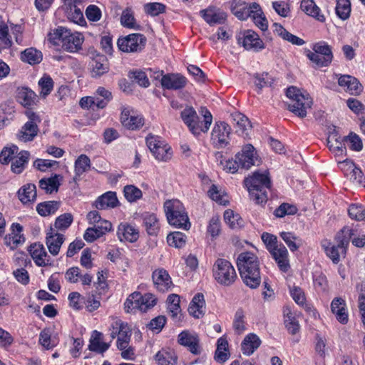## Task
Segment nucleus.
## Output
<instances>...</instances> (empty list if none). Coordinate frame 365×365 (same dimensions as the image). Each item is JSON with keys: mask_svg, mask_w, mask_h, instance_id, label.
I'll list each match as a JSON object with an SVG mask.
<instances>
[{"mask_svg": "<svg viewBox=\"0 0 365 365\" xmlns=\"http://www.w3.org/2000/svg\"><path fill=\"white\" fill-rule=\"evenodd\" d=\"M213 277L221 285L230 286L237 276L232 264L225 259H217L213 265Z\"/></svg>", "mask_w": 365, "mask_h": 365, "instance_id": "0eeeda50", "label": "nucleus"}, {"mask_svg": "<svg viewBox=\"0 0 365 365\" xmlns=\"http://www.w3.org/2000/svg\"><path fill=\"white\" fill-rule=\"evenodd\" d=\"M91 61L89 63V69L93 78H98L109 71V63L107 58L94 51L91 53Z\"/></svg>", "mask_w": 365, "mask_h": 365, "instance_id": "4468645a", "label": "nucleus"}, {"mask_svg": "<svg viewBox=\"0 0 365 365\" xmlns=\"http://www.w3.org/2000/svg\"><path fill=\"white\" fill-rule=\"evenodd\" d=\"M67 34H69V30L64 27L59 26L48 34V40L54 45H62Z\"/></svg>", "mask_w": 365, "mask_h": 365, "instance_id": "5fc2aeb1", "label": "nucleus"}, {"mask_svg": "<svg viewBox=\"0 0 365 365\" xmlns=\"http://www.w3.org/2000/svg\"><path fill=\"white\" fill-rule=\"evenodd\" d=\"M16 101L24 107H30L35 103L36 93L29 88H19L16 93Z\"/></svg>", "mask_w": 365, "mask_h": 365, "instance_id": "4c0bfd02", "label": "nucleus"}, {"mask_svg": "<svg viewBox=\"0 0 365 365\" xmlns=\"http://www.w3.org/2000/svg\"><path fill=\"white\" fill-rule=\"evenodd\" d=\"M59 175H54L48 178H42L39 180V187L44 190L46 193H52L53 192H57L61 183Z\"/></svg>", "mask_w": 365, "mask_h": 365, "instance_id": "a18cd8bd", "label": "nucleus"}, {"mask_svg": "<svg viewBox=\"0 0 365 365\" xmlns=\"http://www.w3.org/2000/svg\"><path fill=\"white\" fill-rule=\"evenodd\" d=\"M38 132L37 123L32 120H28L19 131L18 138L24 142L31 141L37 135Z\"/></svg>", "mask_w": 365, "mask_h": 365, "instance_id": "e433bc0d", "label": "nucleus"}, {"mask_svg": "<svg viewBox=\"0 0 365 365\" xmlns=\"http://www.w3.org/2000/svg\"><path fill=\"white\" fill-rule=\"evenodd\" d=\"M284 324L287 330L292 334H295L299 329L298 321L288 308L284 310Z\"/></svg>", "mask_w": 365, "mask_h": 365, "instance_id": "4d7b16f0", "label": "nucleus"}, {"mask_svg": "<svg viewBox=\"0 0 365 365\" xmlns=\"http://www.w3.org/2000/svg\"><path fill=\"white\" fill-rule=\"evenodd\" d=\"M352 235H354L353 230L349 227H344L335 237L336 244L328 241L323 242L322 246L324 248L325 252L333 263L337 264L339 262L340 255L345 254Z\"/></svg>", "mask_w": 365, "mask_h": 365, "instance_id": "20e7f679", "label": "nucleus"}, {"mask_svg": "<svg viewBox=\"0 0 365 365\" xmlns=\"http://www.w3.org/2000/svg\"><path fill=\"white\" fill-rule=\"evenodd\" d=\"M146 43V38L140 34H131L119 38L117 41L118 48L126 53L141 51Z\"/></svg>", "mask_w": 365, "mask_h": 365, "instance_id": "9d476101", "label": "nucleus"}, {"mask_svg": "<svg viewBox=\"0 0 365 365\" xmlns=\"http://www.w3.org/2000/svg\"><path fill=\"white\" fill-rule=\"evenodd\" d=\"M112 228V224L108 220H103L93 225V227L86 229L83 237L88 242H93L96 239L102 237Z\"/></svg>", "mask_w": 365, "mask_h": 365, "instance_id": "6ab92c4d", "label": "nucleus"}, {"mask_svg": "<svg viewBox=\"0 0 365 365\" xmlns=\"http://www.w3.org/2000/svg\"><path fill=\"white\" fill-rule=\"evenodd\" d=\"M103 334L96 330L93 331L89 341L88 349L91 351L103 354L110 347V343L102 342Z\"/></svg>", "mask_w": 365, "mask_h": 365, "instance_id": "c9c22d12", "label": "nucleus"}, {"mask_svg": "<svg viewBox=\"0 0 365 365\" xmlns=\"http://www.w3.org/2000/svg\"><path fill=\"white\" fill-rule=\"evenodd\" d=\"M287 96L290 99L291 103L287 104V109L299 118L307 116V109L311 108L312 100L309 95H304L296 87L291 86L287 89Z\"/></svg>", "mask_w": 365, "mask_h": 365, "instance_id": "39448f33", "label": "nucleus"}, {"mask_svg": "<svg viewBox=\"0 0 365 365\" xmlns=\"http://www.w3.org/2000/svg\"><path fill=\"white\" fill-rule=\"evenodd\" d=\"M225 222L232 229H236L242 225V220L237 214H235L231 210H227L224 213Z\"/></svg>", "mask_w": 365, "mask_h": 365, "instance_id": "69168bd1", "label": "nucleus"}, {"mask_svg": "<svg viewBox=\"0 0 365 365\" xmlns=\"http://www.w3.org/2000/svg\"><path fill=\"white\" fill-rule=\"evenodd\" d=\"M21 59L31 65L38 64L42 61V53L34 48H29L21 52Z\"/></svg>", "mask_w": 365, "mask_h": 365, "instance_id": "49530a36", "label": "nucleus"}, {"mask_svg": "<svg viewBox=\"0 0 365 365\" xmlns=\"http://www.w3.org/2000/svg\"><path fill=\"white\" fill-rule=\"evenodd\" d=\"M155 360L158 365H175L178 357L173 351L161 349L155 355Z\"/></svg>", "mask_w": 365, "mask_h": 365, "instance_id": "c03bdc74", "label": "nucleus"}, {"mask_svg": "<svg viewBox=\"0 0 365 365\" xmlns=\"http://www.w3.org/2000/svg\"><path fill=\"white\" fill-rule=\"evenodd\" d=\"M252 3L248 4L242 0H232L230 6L232 13L240 20H247L253 13Z\"/></svg>", "mask_w": 365, "mask_h": 365, "instance_id": "a878e982", "label": "nucleus"}, {"mask_svg": "<svg viewBox=\"0 0 365 365\" xmlns=\"http://www.w3.org/2000/svg\"><path fill=\"white\" fill-rule=\"evenodd\" d=\"M280 237L288 246L291 252L297 251L303 244L302 240L289 232H282Z\"/></svg>", "mask_w": 365, "mask_h": 365, "instance_id": "de8ad7c7", "label": "nucleus"}, {"mask_svg": "<svg viewBox=\"0 0 365 365\" xmlns=\"http://www.w3.org/2000/svg\"><path fill=\"white\" fill-rule=\"evenodd\" d=\"M131 336V330L128 326V324H125L117 340V347L119 350H123L126 349L129 344Z\"/></svg>", "mask_w": 365, "mask_h": 365, "instance_id": "bf43d9fd", "label": "nucleus"}, {"mask_svg": "<svg viewBox=\"0 0 365 365\" xmlns=\"http://www.w3.org/2000/svg\"><path fill=\"white\" fill-rule=\"evenodd\" d=\"M19 200L23 204L33 203L36 200V187L33 183H27L17 192Z\"/></svg>", "mask_w": 365, "mask_h": 365, "instance_id": "72a5a7b5", "label": "nucleus"}, {"mask_svg": "<svg viewBox=\"0 0 365 365\" xmlns=\"http://www.w3.org/2000/svg\"><path fill=\"white\" fill-rule=\"evenodd\" d=\"M261 340L255 334H249L241 344V349L244 354L250 356L259 346Z\"/></svg>", "mask_w": 365, "mask_h": 365, "instance_id": "ea45409f", "label": "nucleus"}, {"mask_svg": "<svg viewBox=\"0 0 365 365\" xmlns=\"http://www.w3.org/2000/svg\"><path fill=\"white\" fill-rule=\"evenodd\" d=\"M120 23L124 27L126 28L134 29L136 30L140 29V26L137 25L135 23L133 11L130 8H126L123 11L120 17Z\"/></svg>", "mask_w": 365, "mask_h": 365, "instance_id": "6e6d98bb", "label": "nucleus"}, {"mask_svg": "<svg viewBox=\"0 0 365 365\" xmlns=\"http://www.w3.org/2000/svg\"><path fill=\"white\" fill-rule=\"evenodd\" d=\"M28 251L37 266L46 267L51 264V257L41 243L36 242L31 245Z\"/></svg>", "mask_w": 365, "mask_h": 365, "instance_id": "dca6fc26", "label": "nucleus"}, {"mask_svg": "<svg viewBox=\"0 0 365 365\" xmlns=\"http://www.w3.org/2000/svg\"><path fill=\"white\" fill-rule=\"evenodd\" d=\"M253 13L251 14V17L255 25L262 31H266L268 28V21L262 10L260 5L256 2L252 3Z\"/></svg>", "mask_w": 365, "mask_h": 365, "instance_id": "79ce46f5", "label": "nucleus"}, {"mask_svg": "<svg viewBox=\"0 0 365 365\" xmlns=\"http://www.w3.org/2000/svg\"><path fill=\"white\" fill-rule=\"evenodd\" d=\"M59 208L57 201H46L41 202L36 206V211L41 216H48L54 214Z\"/></svg>", "mask_w": 365, "mask_h": 365, "instance_id": "8fccbe9b", "label": "nucleus"}, {"mask_svg": "<svg viewBox=\"0 0 365 365\" xmlns=\"http://www.w3.org/2000/svg\"><path fill=\"white\" fill-rule=\"evenodd\" d=\"M116 192L109 191L99 196L93 205L98 210H106L108 208H114L118 206Z\"/></svg>", "mask_w": 365, "mask_h": 365, "instance_id": "bb28decb", "label": "nucleus"}, {"mask_svg": "<svg viewBox=\"0 0 365 365\" xmlns=\"http://www.w3.org/2000/svg\"><path fill=\"white\" fill-rule=\"evenodd\" d=\"M73 221V215L71 213H64L59 215L55 220L53 228L56 232L64 231L68 229Z\"/></svg>", "mask_w": 365, "mask_h": 365, "instance_id": "864d4df0", "label": "nucleus"}, {"mask_svg": "<svg viewBox=\"0 0 365 365\" xmlns=\"http://www.w3.org/2000/svg\"><path fill=\"white\" fill-rule=\"evenodd\" d=\"M200 15L202 19L210 25L215 24H224L227 14L222 11H215L211 8L200 11Z\"/></svg>", "mask_w": 365, "mask_h": 365, "instance_id": "f704fd0d", "label": "nucleus"}, {"mask_svg": "<svg viewBox=\"0 0 365 365\" xmlns=\"http://www.w3.org/2000/svg\"><path fill=\"white\" fill-rule=\"evenodd\" d=\"M269 252L277 264L279 269L283 272H287L290 268V265L288 251L284 245L279 244Z\"/></svg>", "mask_w": 365, "mask_h": 365, "instance_id": "412c9836", "label": "nucleus"}, {"mask_svg": "<svg viewBox=\"0 0 365 365\" xmlns=\"http://www.w3.org/2000/svg\"><path fill=\"white\" fill-rule=\"evenodd\" d=\"M19 152V148L12 145L10 148L5 147L0 153V163L4 165L9 164L11 162Z\"/></svg>", "mask_w": 365, "mask_h": 365, "instance_id": "e2e57ef3", "label": "nucleus"}, {"mask_svg": "<svg viewBox=\"0 0 365 365\" xmlns=\"http://www.w3.org/2000/svg\"><path fill=\"white\" fill-rule=\"evenodd\" d=\"M139 217L149 235H156L158 234L160 230V224L155 214L145 212L140 214Z\"/></svg>", "mask_w": 365, "mask_h": 365, "instance_id": "473e14b6", "label": "nucleus"}, {"mask_svg": "<svg viewBox=\"0 0 365 365\" xmlns=\"http://www.w3.org/2000/svg\"><path fill=\"white\" fill-rule=\"evenodd\" d=\"M331 311L336 320L341 324H346L349 321V314L346 304L341 297H335L331 302Z\"/></svg>", "mask_w": 365, "mask_h": 365, "instance_id": "5701e85b", "label": "nucleus"}, {"mask_svg": "<svg viewBox=\"0 0 365 365\" xmlns=\"http://www.w3.org/2000/svg\"><path fill=\"white\" fill-rule=\"evenodd\" d=\"M233 119L236 122L238 127L237 132L242 135H248V130L251 129V125L249 119L241 113H235L233 114Z\"/></svg>", "mask_w": 365, "mask_h": 365, "instance_id": "603ef678", "label": "nucleus"}, {"mask_svg": "<svg viewBox=\"0 0 365 365\" xmlns=\"http://www.w3.org/2000/svg\"><path fill=\"white\" fill-rule=\"evenodd\" d=\"M187 84V79L180 73H167L161 78V86L168 90H179Z\"/></svg>", "mask_w": 365, "mask_h": 365, "instance_id": "4be33fe9", "label": "nucleus"}, {"mask_svg": "<svg viewBox=\"0 0 365 365\" xmlns=\"http://www.w3.org/2000/svg\"><path fill=\"white\" fill-rule=\"evenodd\" d=\"M230 356L228 341L227 339L222 336L217 339V349L215 353V360L219 363H224Z\"/></svg>", "mask_w": 365, "mask_h": 365, "instance_id": "a19ab883", "label": "nucleus"}, {"mask_svg": "<svg viewBox=\"0 0 365 365\" xmlns=\"http://www.w3.org/2000/svg\"><path fill=\"white\" fill-rule=\"evenodd\" d=\"M350 218L356 221L365 220V207L361 204H351L348 208Z\"/></svg>", "mask_w": 365, "mask_h": 365, "instance_id": "680f3d73", "label": "nucleus"}, {"mask_svg": "<svg viewBox=\"0 0 365 365\" xmlns=\"http://www.w3.org/2000/svg\"><path fill=\"white\" fill-rule=\"evenodd\" d=\"M244 183L255 203L263 204L267 202V190L271 186L270 179L267 174L255 172L252 176L245 179Z\"/></svg>", "mask_w": 365, "mask_h": 365, "instance_id": "f03ea898", "label": "nucleus"}, {"mask_svg": "<svg viewBox=\"0 0 365 365\" xmlns=\"http://www.w3.org/2000/svg\"><path fill=\"white\" fill-rule=\"evenodd\" d=\"M91 167V160L85 154H81L75 161L74 171L76 176L80 177L88 171Z\"/></svg>", "mask_w": 365, "mask_h": 365, "instance_id": "3c124183", "label": "nucleus"}, {"mask_svg": "<svg viewBox=\"0 0 365 365\" xmlns=\"http://www.w3.org/2000/svg\"><path fill=\"white\" fill-rule=\"evenodd\" d=\"M164 210L168 223L177 228L187 230L190 223L182 203L176 199L166 200Z\"/></svg>", "mask_w": 365, "mask_h": 365, "instance_id": "7ed1b4c3", "label": "nucleus"}, {"mask_svg": "<svg viewBox=\"0 0 365 365\" xmlns=\"http://www.w3.org/2000/svg\"><path fill=\"white\" fill-rule=\"evenodd\" d=\"M117 235L121 242L128 241L134 242L137 241L139 237L138 230L126 222L120 223L118 225Z\"/></svg>", "mask_w": 365, "mask_h": 365, "instance_id": "7c9ffc66", "label": "nucleus"}, {"mask_svg": "<svg viewBox=\"0 0 365 365\" xmlns=\"http://www.w3.org/2000/svg\"><path fill=\"white\" fill-rule=\"evenodd\" d=\"M230 126L224 121L216 122L211 133V142L217 148H225L230 142Z\"/></svg>", "mask_w": 365, "mask_h": 365, "instance_id": "9b49d317", "label": "nucleus"}, {"mask_svg": "<svg viewBox=\"0 0 365 365\" xmlns=\"http://www.w3.org/2000/svg\"><path fill=\"white\" fill-rule=\"evenodd\" d=\"M39 344L46 349H51L56 346L55 340L51 339L49 329H44L40 332Z\"/></svg>", "mask_w": 365, "mask_h": 365, "instance_id": "0e129e2a", "label": "nucleus"}, {"mask_svg": "<svg viewBox=\"0 0 365 365\" xmlns=\"http://www.w3.org/2000/svg\"><path fill=\"white\" fill-rule=\"evenodd\" d=\"M344 140L349 143V147L351 150L359 152L363 148V143L361 138L353 132H351L347 136H345Z\"/></svg>", "mask_w": 365, "mask_h": 365, "instance_id": "338daca9", "label": "nucleus"}, {"mask_svg": "<svg viewBox=\"0 0 365 365\" xmlns=\"http://www.w3.org/2000/svg\"><path fill=\"white\" fill-rule=\"evenodd\" d=\"M157 303V298L151 293L142 294L139 292L130 294L124 303L125 311L128 313L140 310L146 312L153 307Z\"/></svg>", "mask_w": 365, "mask_h": 365, "instance_id": "423d86ee", "label": "nucleus"}, {"mask_svg": "<svg viewBox=\"0 0 365 365\" xmlns=\"http://www.w3.org/2000/svg\"><path fill=\"white\" fill-rule=\"evenodd\" d=\"M307 57L316 67H327L333 60L331 47L325 41H319L312 46V51H308Z\"/></svg>", "mask_w": 365, "mask_h": 365, "instance_id": "6e6552de", "label": "nucleus"}, {"mask_svg": "<svg viewBox=\"0 0 365 365\" xmlns=\"http://www.w3.org/2000/svg\"><path fill=\"white\" fill-rule=\"evenodd\" d=\"M155 287L162 292L168 291L173 285L168 272L163 268L155 269L152 274Z\"/></svg>", "mask_w": 365, "mask_h": 365, "instance_id": "b1692460", "label": "nucleus"}, {"mask_svg": "<svg viewBox=\"0 0 365 365\" xmlns=\"http://www.w3.org/2000/svg\"><path fill=\"white\" fill-rule=\"evenodd\" d=\"M178 342L180 344L186 346L195 355H198L201 353L199 344L200 340L196 335L191 334L188 331H182L178 335Z\"/></svg>", "mask_w": 365, "mask_h": 365, "instance_id": "393cba45", "label": "nucleus"}, {"mask_svg": "<svg viewBox=\"0 0 365 365\" xmlns=\"http://www.w3.org/2000/svg\"><path fill=\"white\" fill-rule=\"evenodd\" d=\"M338 84L351 95H359L362 91L359 81L350 75H341L338 78Z\"/></svg>", "mask_w": 365, "mask_h": 365, "instance_id": "cd10ccee", "label": "nucleus"}, {"mask_svg": "<svg viewBox=\"0 0 365 365\" xmlns=\"http://www.w3.org/2000/svg\"><path fill=\"white\" fill-rule=\"evenodd\" d=\"M167 242L170 246L181 248L186 242V235L181 232H173L167 236Z\"/></svg>", "mask_w": 365, "mask_h": 365, "instance_id": "13d9d810", "label": "nucleus"}, {"mask_svg": "<svg viewBox=\"0 0 365 365\" xmlns=\"http://www.w3.org/2000/svg\"><path fill=\"white\" fill-rule=\"evenodd\" d=\"M187 310L189 314L193 317L196 319L202 318L205 313L204 295L201 293L196 294L193 297Z\"/></svg>", "mask_w": 365, "mask_h": 365, "instance_id": "c756f323", "label": "nucleus"}, {"mask_svg": "<svg viewBox=\"0 0 365 365\" xmlns=\"http://www.w3.org/2000/svg\"><path fill=\"white\" fill-rule=\"evenodd\" d=\"M30 153L26 150L18 152L11 161V170L14 173L20 174L26 168L29 159Z\"/></svg>", "mask_w": 365, "mask_h": 365, "instance_id": "58836bf2", "label": "nucleus"}, {"mask_svg": "<svg viewBox=\"0 0 365 365\" xmlns=\"http://www.w3.org/2000/svg\"><path fill=\"white\" fill-rule=\"evenodd\" d=\"M183 123L187 126L189 130L195 135L198 136L203 133L202 122L192 106H187L180 113Z\"/></svg>", "mask_w": 365, "mask_h": 365, "instance_id": "ddd939ff", "label": "nucleus"}, {"mask_svg": "<svg viewBox=\"0 0 365 365\" xmlns=\"http://www.w3.org/2000/svg\"><path fill=\"white\" fill-rule=\"evenodd\" d=\"M336 14L342 20L347 19L350 16L351 3L349 0H338L336 6Z\"/></svg>", "mask_w": 365, "mask_h": 365, "instance_id": "052dcab7", "label": "nucleus"}, {"mask_svg": "<svg viewBox=\"0 0 365 365\" xmlns=\"http://www.w3.org/2000/svg\"><path fill=\"white\" fill-rule=\"evenodd\" d=\"M344 142V137L341 138L336 133H330L327 138V145L329 150L336 156H342L346 153Z\"/></svg>", "mask_w": 365, "mask_h": 365, "instance_id": "2f4dec72", "label": "nucleus"}, {"mask_svg": "<svg viewBox=\"0 0 365 365\" xmlns=\"http://www.w3.org/2000/svg\"><path fill=\"white\" fill-rule=\"evenodd\" d=\"M120 122L127 129L135 130L141 128L144 123V118L130 106L121 108Z\"/></svg>", "mask_w": 365, "mask_h": 365, "instance_id": "f8f14e48", "label": "nucleus"}, {"mask_svg": "<svg viewBox=\"0 0 365 365\" xmlns=\"http://www.w3.org/2000/svg\"><path fill=\"white\" fill-rule=\"evenodd\" d=\"M237 42L239 44H242L246 50L259 51L264 48V44L259 35L251 30L245 31L242 36H239Z\"/></svg>", "mask_w": 365, "mask_h": 365, "instance_id": "2eb2a0df", "label": "nucleus"}, {"mask_svg": "<svg viewBox=\"0 0 365 365\" xmlns=\"http://www.w3.org/2000/svg\"><path fill=\"white\" fill-rule=\"evenodd\" d=\"M300 6L307 15L314 17L321 22L325 21L324 16L321 14L320 9L316 5L314 0H302Z\"/></svg>", "mask_w": 365, "mask_h": 365, "instance_id": "37998d69", "label": "nucleus"}, {"mask_svg": "<svg viewBox=\"0 0 365 365\" xmlns=\"http://www.w3.org/2000/svg\"><path fill=\"white\" fill-rule=\"evenodd\" d=\"M124 195L128 201L132 202L142 197V191L134 185H126L124 187Z\"/></svg>", "mask_w": 365, "mask_h": 365, "instance_id": "774afa93", "label": "nucleus"}, {"mask_svg": "<svg viewBox=\"0 0 365 365\" xmlns=\"http://www.w3.org/2000/svg\"><path fill=\"white\" fill-rule=\"evenodd\" d=\"M237 264L243 282L251 289L257 288L261 283L257 257L250 252H242L237 257Z\"/></svg>", "mask_w": 365, "mask_h": 365, "instance_id": "f257e3e1", "label": "nucleus"}, {"mask_svg": "<svg viewBox=\"0 0 365 365\" xmlns=\"http://www.w3.org/2000/svg\"><path fill=\"white\" fill-rule=\"evenodd\" d=\"M12 44L9 26L4 21H0V51L10 48Z\"/></svg>", "mask_w": 365, "mask_h": 365, "instance_id": "09e8293b", "label": "nucleus"}, {"mask_svg": "<svg viewBox=\"0 0 365 365\" xmlns=\"http://www.w3.org/2000/svg\"><path fill=\"white\" fill-rule=\"evenodd\" d=\"M146 144L158 160L167 161L171 158V148L160 137L149 135L146 137Z\"/></svg>", "mask_w": 365, "mask_h": 365, "instance_id": "1a4fd4ad", "label": "nucleus"}, {"mask_svg": "<svg viewBox=\"0 0 365 365\" xmlns=\"http://www.w3.org/2000/svg\"><path fill=\"white\" fill-rule=\"evenodd\" d=\"M237 162L241 165V168L249 169L258 160L255 149L251 144L245 145L241 153L236 155Z\"/></svg>", "mask_w": 365, "mask_h": 365, "instance_id": "aec40b11", "label": "nucleus"}, {"mask_svg": "<svg viewBox=\"0 0 365 365\" xmlns=\"http://www.w3.org/2000/svg\"><path fill=\"white\" fill-rule=\"evenodd\" d=\"M83 42V37L79 33H72L69 30V34L66 35L61 47L66 51L75 53L81 48Z\"/></svg>", "mask_w": 365, "mask_h": 365, "instance_id": "c85d7f7f", "label": "nucleus"}, {"mask_svg": "<svg viewBox=\"0 0 365 365\" xmlns=\"http://www.w3.org/2000/svg\"><path fill=\"white\" fill-rule=\"evenodd\" d=\"M64 241V235L56 232L55 229L51 226L46 232V244L49 252L52 255L56 256L59 253L61 245Z\"/></svg>", "mask_w": 365, "mask_h": 365, "instance_id": "a211bd4d", "label": "nucleus"}, {"mask_svg": "<svg viewBox=\"0 0 365 365\" xmlns=\"http://www.w3.org/2000/svg\"><path fill=\"white\" fill-rule=\"evenodd\" d=\"M10 234L6 235L4 241V244L14 250L25 242V237L21 234L23 227L19 223H12L11 225Z\"/></svg>", "mask_w": 365, "mask_h": 365, "instance_id": "f3484780", "label": "nucleus"}]
</instances>
